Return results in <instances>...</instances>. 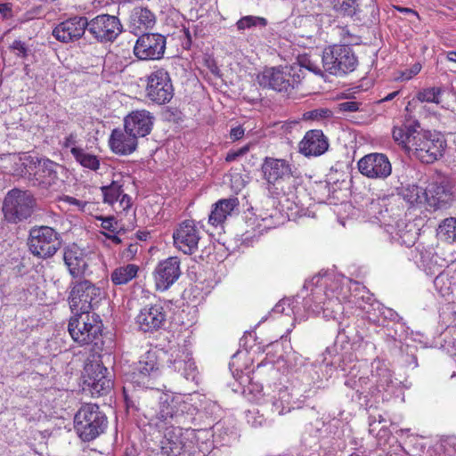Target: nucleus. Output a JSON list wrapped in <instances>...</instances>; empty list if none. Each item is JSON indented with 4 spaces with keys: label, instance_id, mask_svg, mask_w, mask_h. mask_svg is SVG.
Listing matches in <instances>:
<instances>
[{
    "label": "nucleus",
    "instance_id": "1",
    "mask_svg": "<svg viewBox=\"0 0 456 456\" xmlns=\"http://www.w3.org/2000/svg\"><path fill=\"white\" fill-rule=\"evenodd\" d=\"M304 289L310 291L303 300L305 309L316 315L322 314L328 320L339 321L346 310L354 314L357 309L374 323L382 324L380 316L393 322L400 319L393 309L375 301L363 285L345 276L318 274L305 281Z\"/></svg>",
    "mask_w": 456,
    "mask_h": 456
},
{
    "label": "nucleus",
    "instance_id": "2",
    "mask_svg": "<svg viewBox=\"0 0 456 456\" xmlns=\"http://www.w3.org/2000/svg\"><path fill=\"white\" fill-rule=\"evenodd\" d=\"M338 369L346 373L349 378L345 381V385L354 389L364 397L376 396L378 393L388 391L393 387V379L391 370L388 369L385 361L375 359L371 362L370 375L368 377H359L356 380V373L354 372L356 364L348 366L345 359L338 358L331 364H337Z\"/></svg>",
    "mask_w": 456,
    "mask_h": 456
},
{
    "label": "nucleus",
    "instance_id": "3",
    "mask_svg": "<svg viewBox=\"0 0 456 456\" xmlns=\"http://www.w3.org/2000/svg\"><path fill=\"white\" fill-rule=\"evenodd\" d=\"M159 370L157 356L154 352H147L141 356L133 370L127 374L123 387V397L127 411H140L142 395H147L144 388L149 387V381Z\"/></svg>",
    "mask_w": 456,
    "mask_h": 456
},
{
    "label": "nucleus",
    "instance_id": "4",
    "mask_svg": "<svg viewBox=\"0 0 456 456\" xmlns=\"http://www.w3.org/2000/svg\"><path fill=\"white\" fill-rule=\"evenodd\" d=\"M158 400V404L146 409L143 414L149 425L159 431L181 424L184 414L188 413L191 408V404L182 395L161 393Z\"/></svg>",
    "mask_w": 456,
    "mask_h": 456
},
{
    "label": "nucleus",
    "instance_id": "5",
    "mask_svg": "<svg viewBox=\"0 0 456 456\" xmlns=\"http://www.w3.org/2000/svg\"><path fill=\"white\" fill-rule=\"evenodd\" d=\"M389 200V197L372 200L368 206V212L385 225V232L392 242L411 247L416 240V232L412 224H408L403 219L397 220L395 224H387L386 214L388 211L387 204Z\"/></svg>",
    "mask_w": 456,
    "mask_h": 456
},
{
    "label": "nucleus",
    "instance_id": "6",
    "mask_svg": "<svg viewBox=\"0 0 456 456\" xmlns=\"http://www.w3.org/2000/svg\"><path fill=\"white\" fill-rule=\"evenodd\" d=\"M256 79L264 88L290 94L301 83L302 70L298 66L290 65L265 68Z\"/></svg>",
    "mask_w": 456,
    "mask_h": 456
},
{
    "label": "nucleus",
    "instance_id": "7",
    "mask_svg": "<svg viewBox=\"0 0 456 456\" xmlns=\"http://www.w3.org/2000/svg\"><path fill=\"white\" fill-rule=\"evenodd\" d=\"M108 425L106 415L97 404L86 403L81 406L74 418V428L78 436L89 442L104 432Z\"/></svg>",
    "mask_w": 456,
    "mask_h": 456
},
{
    "label": "nucleus",
    "instance_id": "8",
    "mask_svg": "<svg viewBox=\"0 0 456 456\" xmlns=\"http://www.w3.org/2000/svg\"><path fill=\"white\" fill-rule=\"evenodd\" d=\"M410 141L409 155L423 163H433L444 155L446 142L441 134L418 131Z\"/></svg>",
    "mask_w": 456,
    "mask_h": 456
},
{
    "label": "nucleus",
    "instance_id": "9",
    "mask_svg": "<svg viewBox=\"0 0 456 456\" xmlns=\"http://www.w3.org/2000/svg\"><path fill=\"white\" fill-rule=\"evenodd\" d=\"M68 330L80 346L97 345L102 331V322L96 314L78 312L69 319Z\"/></svg>",
    "mask_w": 456,
    "mask_h": 456
},
{
    "label": "nucleus",
    "instance_id": "10",
    "mask_svg": "<svg viewBox=\"0 0 456 456\" xmlns=\"http://www.w3.org/2000/svg\"><path fill=\"white\" fill-rule=\"evenodd\" d=\"M37 208V199L28 190L12 189L4 197L3 212L9 223L18 224L28 219Z\"/></svg>",
    "mask_w": 456,
    "mask_h": 456
},
{
    "label": "nucleus",
    "instance_id": "11",
    "mask_svg": "<svg viewBox=\"0 0 456 456\" xmlns=\"http://www.w3.org/2000/svg\"><path fill=\"white\" fill-rule=\"evenodd\" d=\"M322 61L324 71L337 77L353 72L358 65L357 57L348 45H333L325 48Z\"/></svg>",
    "mask_w": 456,
    "mask_h": 456
},
{
    "label": "nucleus",
    "instance_id": "12",
    "mask_svg": "<svg viewBox=\"0 0 456 456\" xmlns=\"http://www.w3.org/2000/svg\"><path fill=\"white\" fill-rule=\"evenodd\" d=\"M28 246L34 256L46 259L54 256L61 248V238L52 227L36 226L29 231Z\"/></svg>",
    "mask_w": 456,
    "mask_h": 456
},
{
    "label": "nucleus",
    "instance_id": "13",
    "mask_svg": "<svg viewBox=\"0 0 456 456\" xmlns=\"http://www.w3.org/2000/svg\"><path fill=\"white\" fill-rule=\"evenodd\" d=\"M104 297L103 290L92 283L83 280L72 284L69 295V304L73 314L90 313Z\"/></svg>",
    "mask_w": 456,
    "mask_h": 456
},
{
    "label": "nucleus",
    "instance_id": "14",
    "mask_svg": "<svg viewBox=\"0 0 456 456\" xmlns=\"http://www.w3.org/2000/svg\"><path fill=\"white\" fill-rule=\"evenodd\" d=\"M174 86L169 73L164 69L151 72L146 79L145 95L158 105L169 102L174 97Z\"/></svg>",
    "mask_w": 456,
    "mask_h": 456
},
{
    "label": "nucleus",
    "instance_id": "15",
    "mask_svg": "<svg viewBox=\"0 0 456 456\" xmlns=\"http://www.w3.org/2000/svg\"><path fill=\"white\" fill-rule=\"evenodd\" d=\"M167 38L159 33H143L134 46V55L142 61H155L163 58Z\"/></svg>",
    "mask_w": 456,
    "mask_h": 456
},
{
    "label": "nucleus",
    "instance_id": "16",
    "mask_svg": "<svg viewBox=\"0 0 456 456\" xmlns=\"http://www.w3.org/2000/svg\"><path fill=\"white\" fill-rule=\"evenodd\" d=\"M87 31L98 42H112L122 32V25L117 16L100 14L88 20Z\"/></svg>",
    "mask_w": 456,
    "mask_h": 456
},
{
    "label": "nucleus",
    "instance_id": "17",
    "mask_svg": "<svg viewBox=\"0 0 456 456\" xmlns=\"http://www.w3.org/2000/svg\"><path fill=\"white\" fill-rule=\"evenodd\" d=\"M359 172L367 178L384 180L392 173V165L383 153H369L357 162Z\"/></svg>",
    "mask_w": 456,
    "mask_h": 456
},
{
    "label": "nucleus",
    "instance_id": "18",
    "mask_svg": "<svg viewBox=\"0 0 456 456\" xmlns=\"http://www.w3.org/2000/svg\"><path fill=\"white\" fill-rule=\"evenodd\" d=\"M251 386L252 389H250V391H252L255 387L256 389V394L255 395L256 402L257 403H270L273 412L283 415L295 408L297 402L293 398L296 395L291 393L288 387H280L278 391L274 392V395L270 396L262 393V386H260L259 389L256 384H252Z\"/></svg>",
    "mask_w": 456,
    "mask_h": 456
},
{
    "label": "nucleus",
    "instance_id": "19",
    "mask_svg": "<svg viewBox=\"0 0 456 456\" xmlns=\"http://www.w3.org/2000/svg\"><path fill=\"white\" fill-rule=\"evenodd\" d=\"M175 247L186 255H191L198 249L200 231L192 220H184L173 232Z\"/></svg>",
    "mask_w": 456,
    "mask_h": 456
},
{
    "label": "nucleus",
    "instance_id": "20",
    "mask_svg": "<svg viewBox=\"0 0 456 456\" xmlns=\"http://www.w3.org/2000/svg\"><path fill=\"white\" fill-rule=\"evenodd\" d=\"M108 369L101 363H90L85 367L84 384L93 396L107 395L112 388V380L107 377Z\"/></svg>",
    "mask_w": 456,
    "mask_h": 456
},
{
    "label": "nucleus",
    "instance_id": "21",
    "mask_svg": "<svg viewBox=\"0 0 456 456\" xmlns=\"http://www.w3.org/2000/svg\"><path fill=\"white\" fill-rule=\"evenodd\" d=\"M167 367L180 373L187 380H195L198 375L191 350L185 346L171 348Z\"/></svg>",
    "mask_w": 456,
    "mask_h": 456
},
{
    "label": "nucleus",
    "instance_id": "22",
    "mask_svg": "<svg viewBox=\"0 0 456 456\" xmlns=\"http://www.w3.org/2000/svg\"><path fill=\"white\" fill-rule=\"evenodd\" d=\"M181 262L177 256H170L160 261L153 272L157 290L168 289L181 276Z\"/></svg>",
    "mask_w": 456,
    "mask_h": 456
},
{
    "label": "nucleus",
    "instance_id": "23",
    "mask_svg": "<svg viewBox=\"0 0 456 456\" xmlns=\"http://www.w3.org/2000/svg\"><path fill=\"white\" fill-rule=\"evenodd\" d=\"M88 19L74 16L59 23L53 30V36L60 42L70 43L78 40L87 29Z\"/></svg>",
    "mask_w": 456,
    "mask_h": 456
},
{
    "label": "nucleus",
    "instance_id": "24",
    "mask_svg": "<svg viewBox=\"0 0 456 456\" xmlns=\"http://www.w3.org/2000/svg\"><path fill=\"white\" fill-rule=\"evenodd\" d=\"M166 321V313L161 304H151L142 307L135 317V323L143 332H153L160 329Z\"/></svg>",
    "mask_w": 456,
    "mask_h": 456
},
{
    "label": "nucleus",
    "instance_id": "25",
    "mask_svg": "<svg viewBox=\"0 0 456 456\" xmlns=\"http://www.w3.org/2000/svg\"><path fill=\"white\" fill-rule=\"evenodd\" d=\"M163 437L159 442L160 452L164 456H179L185 447V436L190 430H183L179 426L163 428Z\"/></svg>",
    "mask_w": 456,
    "mask_h": 456
},
{
    "label": "nucleus",
    "instance_id": "26",
    "mask_svg": "<svg viewBox=\"0 0 456 456\" xmlns=\"http://www.w3.org/2000/svg\"><path fill=\"white\" fill-rule=\"evenodd\" d=\"M328 137L322 130L313 129L307 131L298 143V151L305 157H319L329 149Z\"/></svg>",
    "mask_w": 456,
    "mask_h": 456
},
{
    "label": "nucleus",
    "instance_id": "27",
    "mask_svg": "<svg viewBox=\"0 0 456 456\" xmlns=\"http://www.w3.org/2000/svg\"><path fill=\"white\" fill-rule=\"evenodd\" d=\"M153 123V115L146 110L132 111L124 118V126L138 139L151 132Z\"/></svg>",
    "mask_w": 456,
    "mask_h": 456
},
{
    "label": "nucleus",
    "instance_id": "28",
    "mask_svg": "<svg viewBox=\"0 0 456 456\" xmlns=\"http://www.w3.org/2000/svg\"><path fill=\"white\" fill-rule=\"evenodd\" d=\"M109 146L113 153L127 156L135 151L138 146V138L125 126L124 129L116 128L110 134Z\"/></svg>",
    "mask_w": 456,
    "mask_h": 456
},
{
    "label": "nucleus",
    "instance_id": "29",
    "mask_svg": "<svg viewBox=\"0 0 456 456\" xmlns=\"http://www.w3.org/2000/svg\"><path fill=\"white\" fill-rule=\"evenodd\" d=\"M63 260L69 274L73 278L85 276L88 271V259L83 249L76 244L67 247L63 252Z\"/></svg>",
    "mask_w": 456,
    "mask_h": 456
},
{
    "label": "nucleus",
    "instance_id": "30",
    "mask_svg": "<svg viewBox=\"0 0 456 456\" xmlns=\"http://www.w3.org/2000/svg\"><path fill=\"white\" fill-rule=\"evenodd\" d=\"M264 178L272 184L280 180H285L291 176L289 163L281 159L265 158L262 165Z\"/></svg>",
    "mask_w": 456,
    "mask_h": 456
},
{
    "label": "nucleus",
    "instance_id": "31",
    "mask_svg": "<svg viewBox=\"0 0 456 456\" xmlns=\"http://www.w3.org/2000/svg\"><path fill=\"white\" fill-rule=\"evenodd\" d=\"M57 167L58 165L55 162L48 159H38L36 167L37 170L32 179L33 185L42 189H49L56 184L58 181Z\"/></svg>",
    "mask_w": 456,
    "mask_h": 456
},
{
    "label": "nucleus",
    "instance_id": "32",
    "mask_svg": "<svg viewBox=\"0 0 456 456\" xmlns=\"http://www.w3.org/2000/svg\"><path fill=\"white\" fill-rule=\"evenodd\" d=\"M427 204L434 209L447 208L452 201L450 188L443 183H431L426 188Z\"/></svg>",
    "mask_w": 456,
    "mask_h": 456
},
{
    "label": "nucleus",
    "instance_id": "33",
    "mask_svg": "<svg viewBox=\"0 0 456 456\" xmlns=\"http://www.w3.org/2000/svg\"><path fill=\"white\" fill-rule=\"evenodd\" d=\"M238 206L239 200L235 197L219 200L213 205L208 216V223L214 226L222 224Z\"/></svg>",
    "mask_w": 456,
    "mask_h": 456
},
{
    "label": "nucleus",
    "instance_id": "34",
    "mask_svg": "<svg viewBox=\"0 0 456 456\" xmlns=\"http://www.w3.org/2000/svg\"><path fill=\"white\" fill-rule=\"evenodd\" d=\"M155 23V15L147 8L134 7L129 17V27L136 33L151 27Z\"/></svg>",
    "mask_w": 456,
    "mask_h": 456
},
{
    "label": "nucleus",
    "instance_id": "35",
    "mask_svg": "<svg viewBox=\"0 0 456 456\" xmlns=\"http://www.w3.org/2000/svg\"><path fill=\"white\" fill-rule=\"evenodd\" d=\"M454 280L450 270L439 272L434 280V286L437 293L443 297L451 296L453 291V286L455 285Z\"/></svg>",
    "mask_w": 456,
    "mask_h": 456
},
{
    "label": "nucleus",
    "instance_id": "36",
    "mask_svg": "<svg viewBox=\"0 0 456 456\" xmlns=\"http://www.w3.org/2000/svg\"><path fill=\"white\" fill-rule=\"evenodd\" d=\"M139 267L134 264H127L116 268L110 274L115 285H125L136 277Z\"/></svg>",
    "mask_w": 456,
    "mask_h": 456
},
{
    "label": "nucleus",
    "instance_id": "37",
    "mask_svg": "<svg viewBox=\"0 0 456 456\" xmlns=\"http://www.w3.org/2000/svg\"><path fill=\"white\" fill-rule=\"evenodd\" d=\"M72 156L83 167L96 171L100 167V160L97 156L87 153L84 149L79 147H72L70 150Z\"/></svg>",
    "mask_w": 456,
    "mask_h": 456
},
{
    "label": "nucleus",
    "instance_id": "38",
    "mask_svg": "<svg viewBox=\"0 0 456 456\" xmlns=\"http://www.w3.org/2000/svg\"><path fill=\"white\" fill-rule=\"evenodd\" d=\"M439 257L433 255L431 252H421L420 258L418 262V265L428 275L438 274L439 272H443L441 269L443 265L438 264Z\"/></svg>",
    "mask_w": 456,
    "mask_h": 456
},
{
    "label": "nucleus",
    "instance_id": "39",
    "mask_svg": "<svg viewBox=\"0 0 456 456\" xmlns=\"http://www.w3.org/2000/svg\"><path fill=\"white\" fill-rule=\"evenodd\" d=\"M417 130L411 126H395L393 129V138L403 149L409 153L410 151V141L417 134Z\"/></svg>",
    "mask_w": 456,
    "mask_h": 456
},
{
    "label": "nucleus",
    "instance_id": "40",
    "mask_svg": "<svg viewBox=\"0 0 456 456\" xmlns=\"http://www.w3.org/2000/svg\"><path fill=\"white\" fill-rule=\"evenodd\" d=\"M332 9L344 17H353L359 9V0H329Z\"/></svg>",
    "mask_w": 456,
    "mask_h": 456
},
{
    "label": "nucleus",
    "instance_id": "41",
    "mask_svg": "<svg viewBox=\"0 0 456 456\" xmlns=\"http://www.w3.org/2000/svg\"><path fill=\"white\" fill-rule=\"evenodd\" d=\"M437 236L449 243L456 242V218L448 217L443 220L437 228Z\"/></svg>",
    "mask_w": 456,
    "mask_h": 456
},
{
    "label": "nucleus",
    "instance_id": "42",
    "mask_svg": "<svg viewBox=\"0 0 456 456\" xmlns=\"http://www.w3.org/2000/svg\"><path fill=\"white\" fill-rule=\"evenodd\" d=\"M123 182L122 179L113 180L110 184L102 186L101 190L103 196L104 203L113 205L123 194Z\"/></svg>",
    "mask_w": 456,
    "mask_h": 456
},
{
    "label": "nucleus",
    "instance_id": "43",
    "mask_svg": "<svg viewBox=\"0 0 456 456\" xmlns=\"http://www.w3.org/2000/svg\"><path fill=\"white\" fill-rule=\"evenodd\" d=\"M428 456H456V438L451 437L428 449Z\"/></svg>",
    "mask_w": 456,
    "mask_h": 456
},
{
    "label": "nucleus",
    "instance_id": "44",
    "mask_svg": "<svg viewBox=\"0 0 456 456\" xmlns=\"http://www.w3.org/2000/svg\"><path fill=\"white\" fill-rule=\"evenodd\" d=\"M403 198L411 204L427 203L426 189L418 185H410L403 192Z\"/></svg>",
    "mask_w": 456,
    "mask_h": 456
},
{
    "label": "nucleus",
    "instance_id": "45",
    "mask_svg": "<svg viewBox=\"0 0 456 456\" xmlns=\"http://www.w3.org/2000/svg\"><path fill=\"white\" fill-rule=\"evenodd\" d=\"M266 25L267 20L265 18L253 15L244 16L236 22V28L239 31L256 27L265 28Z\"/></svg>",
    "mask_w": 456,
    "mask_h": 456
},
{
    "label": "nucleus",
    "instance_id": "46",
    "mask_svg": "<svg viewBox=\"0 0 456 456\" xmlns=\"http://www.w3.org/2000/svg\"><path fill=\"white\" fill-rule=\"evenodd\" d=\"M443 91L439 87H428L419 91L417 94V99L421 102L435 103L436 105L441 103Z\"/></svg>",
    "mask_w": 456,
    "mask_h": 456
},
{
    "label": "nucleus",
    "instance_id": "47",
    "mask_svg": "<svg viewBox=\"0 0 456 456\" xmlns=\"http://www.w3.org/2000/svg\"><path fill=\"white\" fill-rule=\"evenodd\" d=\"M293 66H298L301 68L302 77H304V69L316 75L322 76V69L306 55L299 57L298 63L294 64Z\"/></svg>",
    "mask_w": 456,
    "mask_h": 456
},
{
    "label": "nucleus",
    "instance_id": "48",
    "mask_svg": "<svg viewBox=\"0 0 456 456\" xmlns=\"http://www.w3.org/2000/svg\"><path fill=\"white\" fill-rule=\"evenodd\" d=\"M9 49L19 58L25 59L28 55L29 49L25 42L16 39L9 46Z\"/></svg>",
    "mask_w": 456,
    "mask_h": 456
},
{
    "label": "nucleus",
    "instance_id": "49",
    "mask_svg": "<svg viewBox=\"0 0 456 456\" xmlns=\"http://www.w3.org/2000/svg\"><path fill=\"white\" fill-rule=\"evenodd\" d=\"M362 103L356 101H346L338 103V110L343 112H355L362 110Z\"/></svg>",
    "mask_w": 456,
    "mask_h": 456
},
{
    "label": "nucleus",
    "instance_id": "50",
    "mask_svg": "<svg viewBox=\"0 0 456 456\" xmlns=\"http://www.w3.org/2000/svg\"><path fill=\"white\" fill-rule=\"evenodd\" d=\"M260 216L262 224H258V227L261 228L259 232H262L265 230L271 229L274 225V223L273 222V214H270L269 216Z\"/></svg>",
    "mask_w": 456,
    "mask_h": 456
},
{
    "label": "nucleus",
    "instance_id": "51",
    "mask_svg": "<svg viewBox=\"0 0 456 456\" xmlns=\"http://www.w3.org/2000/svg\"><path fill=\"white\" fill-rule=\"evenodd\" d=\"M420 65L419 64H414L412 68L410 70H407L402 74V79L403 80H409L413 76L417 75L420 71Z\"/></svg>",
    "mask_w": 456,
    "mask_h": 456
},
{
    "label": "nucleus",
    "instance_id": "52",
    "mask_svg": "<svg viewBox=\"0 0 456 456\" xmlns=\"http://www.w3.org/2000/svg\"><path fill=\"white\" fill-rule=\"evenodd\" d=\"M115 225H117V222L113 217H108L102 220V227L104 230L114 232L116 230Z\"/></svg>",
    "mask_w": 456,
    "mask_h": 456
},
{
    "label": "nucleus",
    "instance_id": "53",
    "mask_svg": "<svg viewBox=\"0 0 456 456\" xmlns=\"http://www.w3.org/2000/svg\"><path fill=\"white\" fill-rule=\"evenodd\" d=\"M131 205H132L131 197L128 196L127 194H122L121 199L118 203L119 208L121 210L126 211L128 208H130Z\"/></svg>",
    "mask_w": 456,
    "mask_h": 456
},
{
    "label": "nucleus",
    "instance_id": "54",
    "mask_svg": "<svg viewBox=\"0 0 456 456\" xmlns=\"http://www.w3.org/2000/svg\"><path fill=\"white\" fill-rule=\"evenodd\" d=\"M380 425V423H379L377 421V417L375 415H370V418H369V430H370V433L373 434L376 436L378 430L379 429V426Z\"/></svg>",
    "mask_w": 456,
    "mask_h": 456
},
{
    "label": "nucleus",
    "instance_id": "55",
    "mask_svg": "<svg viewBox=\"0 0 456 456\" xmlns=\"http://www.w3.org/2000/svg\"><path fill=\"white\" fill-rule=\"evenodd\" d=\"M64 201H66L69 205H74V206L77 207L79 209H83L86 205V202L77 200L76 198L71 197V196H66L64 198Z\"/></svg>",
    "mask_w": 456,
    "mask_h": 456
},
{
    "label": "nucleus",
    "instance_id": "56",
    "mask_svg": "<svg viewBox=\"0 0 456 456\" xmlns=\"http://www.w3.org/2000/svg\"><path fill=\"white\" fill-rule=\"evenodd\" d=\"M289 305V300L282 299L278 304L275 305V306L273 308L272 312L273 314H285V312H286L285 305Z\"/></svg>",
    "mask_w": 456,
    "mask_h": 456
},
{
    "label": "nucleus",
    "instance_id": "57",
    "mask_svg": "<svg viewBox=\"0 0 456 456\" xmlns=\"http://www.w3.org/2000/svg\"><path fill=\"white\" fill-rule=\"evenodd\" d=\"M230 135H231V138L233 141H237V140H239V139L243 137V135H244V129L241 126H236V127H233L231 130Z\"/></svg>",
    "mask_w": 456,
    "mask_h": 456
},
{
    "label": "nucleus",
    "instance_id": "58",
    "mask_svg": "<svg viewBox=\"0 0 456 456\" xmlns=\"http://www.w3.org/2000/svg\"><path fill=\"white\" fill-rule=\"evenodd\" d=\"M390 435H391V432L390 430L385 426L383 425L381 428H379V429L378 430L377 434H376V436L379 438V439H385L387 440V438L390 437Z\"/></svg>",
    "mask_w": 456,
    "mask_h": 456
},
{
    "label": "nucleus",
    "instance_id": "59",
    "mask_svg": "<svg viewBox=\"0 0 456 456\" xmlns=\"http://www.w3.org/2000/svg\"><path fill=\"white\" fill-rule=\"evenodd\" d=\"M0 13L4 18H9L12 16V5L8 3L0 4Z\"/></svg>",
    "mask_w": 456,
    "mask_h": 456
},
{
    "label": "nucleus",
    "instance_id": "60",
    "mask_svg": "<svg viewBox=\"0 0 456 456\" xmlns=\"http://www.w3.org/2000/svg\"><path fill=\"white\" fill-rule=\"evenodd\" d=\"M264 367H267L270 370H274V365L272 362H260L256 365V369L254 370V374L256 376L261 374V370Z\"/></svg>",
    "mask_w": 456,
    "mask_h": 456
},
{
    "label": "nucleus",
    "instance_id": "61",
    "mask_svg": "<svg viewBox=\"0 0 456 456\" xmlns=\"http://www.w3.org/2000/svg\"><path fill=\"white\" fill-rule=\"evenodd\" d=\"M102 235L105 236L108 240H111L114 244L121 243L120 238L116 234L102 232Z\"/></svg>",
    "mask_w": 456,
    "mask_h": 456
},
{
    "label": "nucleus",
    "instance_id": "62",
    "mask_svg": "<svg viewBox=\"0 0 456 456\" xmlns=\"http://www.w3.org/2000/svg\"><path fill=\"white\" fill-rule=\"evenodd\" d=\"M331 111L329 110H315L314 111H312V116L313 117H317L318 115L320 117H329L330 115Z\"/></svg>",
    "mask_w": 456,
    "mask_h": 456
},
{
    "label": "nucleus",
    "instance_id": "63",
    "mask_svg": "<svg viewBox=\"0 0 456 456\" xmlns=\"http://www.w3.org/2000/svg\"><path fill=\"white\" fill-rule=\"evenodd\" d=\"M238 158H239V155H238L237 151H231L227 153L225 160L227 162H232V161H234L235 159H237Z\"/></svg>",
    "mask_w": 456,
    "mask_h": 456
},
{
    "label": "nucleus",
    "instance_id": "64",
    "mask_svg": "<svg viewBox=\"0 0 456 456\" xmlns=\"http://www.w3.org/2000/svg\"><path fill=\"white\" fill-rule=\"evenodd\" d=\"M74 143H75V142H74L73 136L70 135L66 138L65 142H64V147H66V148L70 147V149H71L72 147H75Z\"/></svg>",
    "mask_w": 456,
    "mask_h": 456
}]
</instances>
